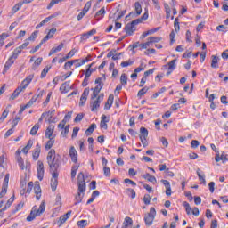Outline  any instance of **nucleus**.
Returning a JSON list of instances; mask_svg holds the SVG:
<instances>
[{
	"mask_svg": "<svg viewBox=\"0 0 228 228\" xmlns=\"http://www.w3.org/2000/svg\"><path fill=\"white\" fill-rule=\"evenodd\" d=\"M162 70H167V76L172 74V61H169L167 64L164 65Z\"/></svg>",
	"mask_w": 228,
	"mask_h": 228,
	"instance_id": "2f4dec72",
	"label": "nucleus"
},
{
	"mask_svg": "<svg viewBox=\"0 0 228 228\" xmlns=\"http://www.w3.org/2000/svg\"><path fill=\"white\" fill-rule=\"evenodd\" d=\"M70 215H72V211H69L67 212L65 215L61 216L59 219V227H61V225H63V224H65L67 222V220H69V218H70Z\"/></svg>",
	"mask_w": 228,
	"mask_h": 228,
	"instance_id": "dca6fc26",
	"label": "nucleus"
},
{
	"mask_svg": "<svg viewBox=\"0 0 228 228\" xmlns=\"http://www.w3.org/2000/svg\"><path fill=\"white\" fill-rule=\"evenodd\" d=\"M44 211H45V201H42L39 208L37 206L33 207L30 215L27 217V221L32 222L37 216H40Z\"/></svg>",
	"mask_w": 228,
	"mask_h": 228,
	"instance_id": "39448f33",
	"label": "nucleus"
},
{
	"mask_svg": "<svg viewBox=\"0 0 228 228\" xmlns=\"http://www.w3.org/2000/svg\"><path fill=\"white\" fill-rule=\"evenodd\" d=\"M49 70H51V67L45 66L44 68V69L41 72V79H44V77H45V76H47V73L49 72Z\"/></svg>",
	"mask_w": 228,
	"mask_h": 228,
	"instance_id": "37998d69",
	"label": "nucleus"
},
{
	"mask_svg": "<svg viewBox=\"0 0 228 228\" xmlns=\"http://www.w3.org/2000/svg\"><path fill=\"white\" fill-rule=\"evenodd\" d=\"M95 129H97V125L95 123H93L88 129H86V136H90L92 135V133H94V131H95Z\"/></svg>",
	"mask_w": 228,
	"mask_h": 228,
	"instance_id": "c756f323",
	"label": "nucleus"
},
{
	"mask_svg": "<svg viewBox=\"0 0 228 228\" xmlns=\"http://www.w3.org/2000/svg\"><path fill=\"white\" fill-rule=\"evenodd\" d=\"M92 8V2H87L83 9L85 13H88V11Z\"/></svg>",
	"mask_w": 228,
	"mask_h": 228,
	"instance_id": "5fc2aeb1",
	"label": "nucleus"
},
{
	"mask_svg": "<svg viewBox=\"0 0 228 228\" xmlns=\"http://www.w3.org/2000/svg\"><path fill=\"white\" fill-rule=\"evenodd\" d=\"M69 156L73 163H77V151L74 146H71L69 149Z\"/></svg>",
	"mask_w": 228,
	"mask_h": 228,
	"instance_id": "f3484780",
	"label": "nucleus"
},
{
	"mask_svg": "<svg viewBox=\"0 0 228 228\" xmlns=\"http://www.w3.org/2000/svg\"><path fill=\"white\" fill-rule=\"evenodd\" d=\"M174 28H175V31L176 33H178V31H180V29H181V28L179 27V19H178V18H176V19L175 20Z\"/></svg>",
	"mask_w": 228,
	"mask_h": 228,
	"instance_id": "3c124183",
	"label": "nucleus"
},
{
	"mask_svg": "<svg viewBox=\"0 0 228 228\" xmlns=\"http://www.w3.org/2000/svg\"><path fill=\"white\" fill-rule=\"evenodd\" d=\"M40 151H41V149H40L39 144H37V146L32 153L33 159L35 161H37V159H38V158H40Z\"/></svg>",
	"mask_w": 228,
	"mask_h": 228,
	"instance_id": "cd10ccee",
	"label": "nucleus"
},
{
	"mask_svg": "<svg viewBox=\"0 0 228 228\" xmlns=\"http://www.w3.org/2000/svg\"><path fill=\"white\" fill-rule=\"evenodd\" d=\"M114 99H115V96L113 94L109 95V98H108V100L105 103V107H104L105 110H110L111 109Z\"/></svg>",
	"mask_w": 228,
	"mask_h": 228,
	"instance_id": "a878e982",
	"label": "nucleus"
},
{
	"mask_svg": "<svg viewBox=\"0 0 228 228\" xmlns=\"http://www.w3.org/2000/svg\"><path fill=\"white\" fill-rule=\"evenodd\" d=\"M58 171L52 173V179H51V188L52 191H56V188H58Z\"/></svg>",
	"mask_w": 228,
	"mask_h": 228,
	"instance_id": "9b49d317",
	"label": "nucleus"
},
{
	"mask_svg": "<svg viewBox=\"0 0 228 228\" xmlns=\"http://www.w3.org/2000/svg\"><path fill=\"white\" fill-rule=\"evenodd\" d=\"M53 133H54V126L50 125L45 130V138L54 139V136H53Z\"/></svg>",
	"mask_w": 228,
	"mask_h": 228,
	"instance_id": "412c9836",
	"label": "nucleus"
},
{
	"mask_svg": "<svg viewBox=\"0 0 228 228\" xmlns=\"http://www.w3.org/2000/svg\"><path fill=\"white\" fill-rule=\"evenodd\" d=\"M55 33H56V28H53L52 29H50L47 35L42 39V44H45L47 40H49L50 38H53Z\"/></svg>",
	"mask_w": 228,
	"mask_h": 228,
	"instance_id": "a211bd4d",
	"label": "nucleus"
},
{
	"mask_svg": "<svg viewBox=\"0 0 228 228\" xmlns=\"http://www.w3.org/2000/svg\"><path fill=\"white\" fill-rule=\"evenodd\" d=\"M47 163L52 173L58 172L60 167V155H56V151L54 149L50 150L47 155Z\"/></svg>",
	"mask_w": 228,
	"mask_h": 228,
	"instance_id": "7ed1b4c3",
	"label": "nucleus"
},
{
	"mask_svg": "<svg viewBox=\"0 0 228 228\" xmlns=\"http://www.w3.org/2000/svg\"><path fill=\"white\" fill-rule=\"evenodd\" d=\"M149 136V130L145 127H141L140 128V140H147Z\"/></svg>",
	"mask_w": 228,
	"mask_h": 228,
	"instance_id": "5701e85b",
	"label": "nucleus"
},
{
	"mask_svg": "<svg viewBox=\"0 0 228 228\" xmlns=\"http://www.w3.org/2000/svg\"><path fill=\"white\" fill-rule=\"evenodd\" d=\"M216 30L217 31H222L223 33H226L227 32V27L224 26V25H219L216 27Z\"/></svg>",
	"mask_w": 228,
	"mask_h": 228,
	"instance_id": "0e129e2a",
	"label": "nucleus"
},
{
	"mask_svg": "<svg viewBox=\"0 0 228 228\" xmlns=\"http://www.w3.org/2000/svg\"><path fill=\"white\" fill-rule=\"evenodd\" d=\"M43 44L44 43H42V40H41V42L37 45H36V47L34 49L30 50L31 54H35V53H37V51H38V49H40V47H42Z\"/></svg>",
	"mask_w": 228,
	"mask_h": 228,
	"instance_id": "bf43d9fd",
	"label": "nucleus"
},
{
	"mask_svg": "<svg viewBox=\"0 0 228 228\" xmlns=\"http://www.w3.org/2000/svg\"><path fill=\"white\" fill-rule=\"evenodd\" d=\"M104 15H106V9H104V7H102L101 10H99L95 15H94V19L99 21L101 19L104 18Z\"/></svg>",
	"mask_w": 228,
	"mask_h": 228,
	"instance_id": "aec40b11",
	"label": "nucleus"
},
{
	"mask_svg": "<svg viewBox=\"0 0 228 228\" xmlns=\"http://www.w3.org/2000/svg\"><path fill=\"white\" fill-rule=\"evenodd\" d=\"M61 1L64 0H52L49 4V5L47 6L48 10H51V8H53V6H54V4H58V3H61Z\"/></svg>",
	"mask_w": 228,
	"mask_h": 228,
	"instance_id": "09e8293b",
	"label": "nucleus"
},
{
	"mask_svg": "<svg viewBox=\"0 0 228 228\" xmlns=\"http://www.w3.org/2000/svg\"><path fill=\"white\" fill-rule=\"evenodd\" d=\"M22 4H24V3L20 2L18 4H16L13 7H12V12L14 13H17V12H19V10H20V8H22Z\"/></svg>",
	"mask_w": 228,
	"mask_h": 228,
	"instance_id": "c03bdc74",
	"label": "nucleus"
},
{
	"mask_svg": "<svg viewBox=\"0 0 228 228\" xmlns=\"http://www.w3.org/2000/svg\"><path fill=\"white\" fill-rule=\"evenodd\" d=\"M133 227V219L129 216H126L123 222L122 228Z\"/></svg>",
	"mask_w": 228,
	"mask_h": 228,
	"instance_id": "bb28decb",
	"label": "nucleus"
},
{
	"mask_svg": "<svg viewBox=\"0 0 228 228\" xmlns=\"http://www.w3.org/2000/svg\"><path fill=\"white\" fill-rule=\"evenodd\" d=\"M76 53H77V50H76V48H73L71 51L69 52L66 58L68 60H69V58H72V56H74L76 54Z\"/></svg>",
	"mask_w": 228,
	"mask_h": 228,
	"instance_id": "13d9d810",
	"label": "nucleus"
},
{
	"mask_svg": "<svg viewBox=\"0 0 228 228\" xmlns=\"http://www.w3.org/2000/svg\"><path fill=\"white\" fill-rule=\"evenodd\" d=\"M20 53H22V51L20 50V48L17 47L12 53V56L9 57L11 60L12 61H16L17 58H19V54H20Z\"/></svg>",
	"mask_w": 228,
	"mask_h": 228,
	"instance_id": "c85d7f7f",
	"label": "nucleus"
},
{
	"mask_svg": "<svg viewBox=\"0 0 228 228\" xmlns=\"http://www.w3.org/2000/svg\"><path fill=\"white\" fill-rule=\"evenodd\" d=\"M33 77H35V76L28 75L18 87L24 91L27 86H29V84L33 81Z\"/></svg>",
	"mask_w": 228,
	"mask_h": 228,
	"instance_id": "ddd939ff",
	"label": "nucleus"
},
{
	"mask_svg": "<svg viewBox=\"0 0 228 228\" xmlns=\"http://www.w3.org/2000/svg\"><path fill=\"white\" fill-rule=\"evenodd\" d=\"M20 152H21L20 151H16V159H17L18 164L24 161L22 157H20Z\"/></svg>",
	"mask_w": 228,
	"mask_h": 228,
	"instance_id": "e2e57ef3",
	"label": "nucleus"
},
{
	"mask_svg": "<svg viewBox=\"0 0 228 228\" xmlns=\"http://www.w3.org/2000/svg\"><path fill=\"white\" fill-rule=\"evenodd\" d=\"M92 65L93 64L88 65V69L86 71V79H90V77L92 76L93 70L90 69H92Z\"/></svg>",
	"mask_w": 228,
	"mask_h": 228,
	"instance_id": "8fccbe9b",
	"label": "nucleus"
},
{
	"mask_svg": "<svg viewBox=\"0 0 228 228\" xmlns=\"http://www.w3.org/2000/svg\"><path fill=\"white\" fill-rule=\"evenodd\" d=\"M164 8L166 10L167 19H170V5H168V4H164Z\"/></svg>",
	"mask_w": 228,
	"mask_h": 228,
	"instance_id": "de8ad7c7",
	"label": "nucleus"
},
{
	"mask_svg": "<svg viewBox=\"0 0 228 228\" xmlns=\"http://www.w3.org/2000/svg\"><path fill=\"white\" fill-rule=\"evenodd\" d=\"M38 129H40V125L38 123L35 124L34 126L30 130V134L35 136L37 133H38Z\"/></svg>",
	"mask_w": 228,
	"mask_h": 228,
	"instance_id": "c9c22d12",
	"label": "nucleus"
},
{
	"mask_svg": "<svg viewBox=\"0 0 228 228\" xmlns=\"http://www.w3.org/2000/svg\"><path fill=\"white\" fill-rule=\"evenodd\" d=\"M10 181V174H6L2 185V191L0 192V199H3L8 191V183Z\"/></svg>",
	"mask_w": 228,
	"mask_h": 228,
	"instance_id": "1a4fd4ad",
	"label": "nucleus"
},
{
	"mask_svg": "<svg viewBox=\"0 0 228 228\" xmlns=\"http://www.w3.org/2000/svg\"><path fill=\"white\" fill-rule=\"evenodd\" d=\"M147 19H149V11H146L141 18L133 20L126 26L125 31L126 35L131 37V35L136 31V26H138V24H142L144 20H147Z\"/></svg>",
	"mask_w": 228,
	"mask_h": 228,
	"instance_id": "20e7f679",
	"label": "nucleus"
},
{
	"mask_svg": "<svg viewBox=\"0 0 228 228\" xmlns=\"http://www.w3.org/2000/svg\"><path fill=\"white\" fill-rule=\"evenodd\" d=\"M89 94H90V89L86 88L80 97L79 106H85V102H86V99H88Z\"/></svg>",
	"mask_w": 228,
	"mask_h": 228,
	"instance_id": "4468645a",
	"label": "nucleus"
},
{
	"mask_svg": "<svg viewBox=\"0 0 228 228\" xmlns=\"http://www.w3.org/2000/svg\"><path fill=\"white\" fill-rule=\"evenodd\" d=\"M143 202H144V204H146V206L151 204V195H149V194L144 195Z\"/></svg>",
	"mask_w": 228,
	"mask_h": 228,
	"instance_id": "680f3d73",
	"label": "nucleus"
},
{
	"mask_svg": "<svg viewBox=\"0 0 228 228\" xmlns=\"http://www.w3.org/2000/svg\"><path fill=\"white\" fill-rule=\"evenodd\" d=\"M144 179L150 181V183H156V177L151 175V174L147 173L143 175Z\"/></svg>",
	"mask_w": 228,
	"mask_h": 228,
	"instance_id": "79ce46f5",
	"label": "nucleus"
},
{
	"mask_svg": "<svg viewBox=\"0 0 228 228\" xmlns=\"http://www.w3.org/2000/svg\"><path fill=\"white\" fill-rule=\"evenodd\" d=\"M134 10L136 12V16L142 15V4L139 2L134 3Z\"/></svg>",
	"mask_w": 228,
	"mask_h": 228,
	"instance_id": "f704fd0d",
	"label": "nucleus"
},
{
	"mask_svg": "<svg viewBox=\"0 0 228 228\" xmlns=\"http://www.w3.org/2000/svg\"><path fill=\"white\" fill-rule=\"evenodd\" d=\"M197 175L200 179V183H203V184H206V178H204V175H200V170H197Z\"/></svg>",
	"mask_w": 228,
	"mask_h": 228,
	"instance_id": "49530a36",
	"label": "nucleus"
},
{
	"mask_svg": "<svg viewBox=\"0 0 228 228\" xmlns=\"http://www.w3.org/2000/svg\"><path fill=\"white\" fill-rule=\"evenodd\" d=\"M120 83L123 86H126V85H127V75L126 73H123L121 75Z\"/></svg>",
	"mask_w": 228,
	"mask_h": 228,
	"instance_id": "ea45409f",
	"label": "nucleus"
},
{
	"mask_svg": "<svg viewBox=\"0 0 228 228\" xmlns=\"http://www.w3.org/2000/svg\"><path fill=\"white\" fill-rule=\"evenodd\" d=\"M78 227L84 228L86 225H88V221L86 220H80L77 223Z\"/></svg>",
	"mask_w": 228,
	"mask_h": 228,
	"instance_id": "6e6d98bb",
	"label": "nucleus"
},
{
	"mask_svg": "<svg viewBox=\"0 0 228 228\" xmlns=\"http://www.w3.org/2000/svg\"><path fill=\"white\" fill-rule=\"evenodd\" d=\"M21 92H24L20 89V87H18L12 94L11 99L13 101L14 99H17Z\"/></svg>",
	"mask_w": 228,
	"mask_h": 228,
	"instance_id": "e433bc0d",
	"label": "nucleus"
},
{
	"mask_svg": "<svg viewBox=\"0 0 228 228\" xmlns=\"http://www.w3.org/2000/svg\"><path fill=\"white\" fill-rule=\"evenodd\" d=\"M8 113H10L8 110H4V112L2 113V116L0 117V122L4 121V119L8 117Z\"/></svg>",
	"mask_w": 228,
	"mask_h": 228,
	"instance_id": "864d4df0",
	"label": "nucleus"
},
{
	"mask_svg": "<svg viewBox=\"0 0 228 228\" xmlns=\"http://www.w3.org/2000/svg\"><path fill=\"white\" fill-rule=\"evenodd\" d=\"M4 167H6V153L0 156V179L4 175Z\"/></svg>",
	"mask_w": 228,
	"mask_h": 228,
	"instance_id": "9d476101",
	"label": "nucleus"
},
{
	"mask_svg": "<svg viewBox=\"0 0 228 228\" xmlns=\"http://www.w3.org/2000/svg\"><path fill=\"white\" fill-rule=\"evenodd\" d=\"M53 53H60L63 49V43H61L57 47H53Z\"/></svg>",
	"mask_w": 228,
	"mask_h": 228,
	"instance_id": "338daca9",
	"label": "nucleus"
},
{
	"mask_svg": "<svg viewBox=\"0 0 228 228\" xmlns=\"http://www.w3.org/2000/svg\"><path fill=\"white\" fill-rule=\"evenodd\" d=\"M155 216H156V208H151L150 213H148L144 216V221H145L146 225H152V222H154Z\"/></svg>",
	"mask_w": 228,
	"mask_h": 228,
	"instance_id": "6e6552de",
	"label": "nucleus"
},
{
	"mask_svg": "<svg viewBox=\"0 0 228 228\" xmlns=\"http://www.w3.org/2000/svg\"><path fill=\"white\" fill-rule=\"evenodd\" d=\"M95 84L97 85L95 88L93 89V94L91 96V99H97V95L101 93V90H102V78L98 77L95 79Z\"/></svg>",
	"mask_w": 228,
	"mask_h": 228,
	"instance_id": "0eeeda50",
	"label": "nucleus"
},
{
	"mask_svg": "<svg viewBox=\"0 0 228 228\" xmlns=\"http://www.w3.org/2000/svg\"><path fill=\"white\" fill-rule=\"evenodd\" d=\"M70 118H72V111L68 112L62 120L69 122V120H70Z\"/></svg>",
	"mask_w": 228,
	"mask_h": 228,
	"instance_id": "774afa93",
	"label": "nucleus"
},
{
	"mask_svg": "<svg viewBox=\"0 0 228 228\" xmlns=\"http://www.w3.org/2000/svg\"><path fill=\"white\" fill-rule=\"evenodd\" d=\"M54 145V138H50L49 141L45 145V151H49Z\"/></svg>",
	"mask_w": 228,
	"mask_h": 228,
	"instance_id": "58836bf2",
	"label": "nucleus"
},
{
	"mask_svg": "<svg viewBox=\"0 0 228 228\" xmlns=\"http://www.w3.org/2000/svg\"><path fill=\"white\" fill-rule=\"evenodd\" d=\"M84 117H85L84 113L77 114L74 119V122H81V120H83Z\"/></svg>",
	"mask_w": 228,
	"mask_h": 228,
	"instance_id": "4d7b16f0",
	"label": "nucleus"
},
{
	"mask_svg": "<svg viewBox=\"0 0 228 228\" xmlns=\"http://www.w3.org/2000/svg\"><path fill=\"white\" fill-rule=\"evenodd\" d=\"M77 194L75 197V204H80L83 201V197H85V192L86 191V182H85V175L79 173L77 176Z\"/></svg>",
	"mask_w": 228,
	"mask_h": 228,
	"instance_id": "f03ea898",
	"label": "nucleus"
},
{
	"mask_svg": "<svg viewBox=\"0 0 228 228\" xmlns=\"http://www.w3.org/2000/svg\"><path fill=\"white\" fill-rule=\"evenodd\" d=\"M149 40L151 44H155L156 42L161 41V37H151Z\"/></svg>",
	"mask_w": 228,
	"mask_h": 228,
	"instance_id": "69168bd1",
	"label": "nucleus"
},
{
	"mask_svg": "<svg viewBox=\"0 0 228 228\" xmlns=\"http://www.w3.org/2000/svg\"><path fill=\"white\" fill-rule=\"evenodd\" d=\"M44 95V91H40L38 95H34L29 102L27 103V107L31 108L34 102H37L39 97H42Z\"/></svg>",
	"mask_w": 228,
	"mask_h": 228,
	"instance_id": "6ab92c4d",
	"label": "nucleus"
},
{
	"mask_svg": "<svg viewBox=\"0 0 228 228\" xmlns=\"http://www.w3.org/2000/svg\"><path fill=\"white\" fill-rule=\"evenodd\" d=\"M77 61H80V60L76 59V60H72V61H69L66 62L64 64L65 70H69V69H70V67H72V65H74V63H77Z\"/></svg>",
	"mask_w": 228,
	"mask_h": 228,
	"instance_id": "473e14b6",
	"label": "nucleus"
},
{
	"mask_svg": "<svg viewBox=\"0 0 228 228\" xmlns=\"http://www.w3.org/2000/svg\"><path fill=\"white\" fill-rule=\"evenodd\" d=\"M8 38V34L3 33L0 35V47H3L4 45V40Z\"/></svg>",
	"mask_w": 228,
	"mask_h": 228,
	"instance_id": "a19ab883",
	"label": "nucleus"
},
{
	"mask_svg": "<svg viewBox=\"0 0 228 228\" xmlns=\"http://www.w3.org/2000/svg\"><path fill=\"white\" fill-rule=\"evenodd\" d=\"M96 97H97L96 99L91 98V103H90L91 111H97V110H99L101 106V102L104 101V94H102Z\"/></svg>",
	"mask_w": 228,
	"mask_h": 228,
	"instance_id": "423d86ee",
	"label": "nucleus"
},
{
	"mask_svg": "<svg viewBox=\"0 0 228 228\" xmlns=\"http://www.w3.org/2000/svg\"><path fill=\"white\" fill-rule=\"evenodd\" d=\"M70 90H72V86H70V81L64 82L60 87V91L61 94H67Z\"/></svg>",
	"mask_w": 228,
	"mask_h": 228,
	"instance_id": "2eb2a0df",
	"label": "nucleus"
},
{
	"mask_svg": "<svg viewBox=\"0 0 228 228\" xmlns=\"http://www.w3.org/2000/svg\"><path fill=\"white\" fill-rule=\"evenodd\" d=\"M95 33H97V30H95V28H93L89 32L82 34L81 40H88V38H90V37L95 35Z\"/></svg>",
	"mask_w": 228,
	"mask_h": 228,
	"instance_id": "393cba45",
	"label": "nucleus"
},
{
	"mask_svg": "<svg viewBox=\"0 0 228 228\" xmlns=\"http://www.w3.org/2000/svg\"><path fill=\"white\" fill-rule=\"evenodd\" d=\"M15 63V61H12V59H8L7 61L4 64V69H3V74H6L8 70H10V67Z\"/></svg>",
	"mask_w": 228,
	"mask_h": 228,
	"instance_id": "b1692460",
	"label": "nucleus"
},
{
	"mask_svg": "<svg viewBox=\"0 0 228 228\" xmlns=\"http://www.w3.org/2000/svg\"><path fill=\"white\" fill-rule=\"evenodd\" d=\"M31 190H34L37 200H40L42 197V189L40 188V182H29L28 184L26 180L20 181V195H26V193H31Z\"/></svg>",
	"mask_w": 228,
	"mask_h": 228,
	"instance_id": "f257e3e1",
	"label": "nucleus"
},
{
	"mask_svg": "<svg viewBox=\"0 0 228 228\" xmlns=\"http://www.w3.org/2000/svg\"><path fill=\"white\" fill-rule=\"evenodd\" d=\"M37 179H39V181H42V179H44V162L38 160L37 161Z\"/></svg>",
	"mask_w": 228,
	"mask_h": 228,
	"instance_id": "f8f14e48",
	"label": "nucleus"
},
{
	"mask_svg": "<svg viewBox=\"0 0 228 228\" xmlns=\"http://www.w3.org/2000/svg\"><path fill=\"white\" fill-rule=\"evenodd\" d=\"M211 67L212 69H218V57L216 55L211 56Z\"/></svg>",
	"mask_w": 228,
	"mask_h": 228,
	"instance_id": "7c9ffc66",
	"label": "nucleus"
},
{
	"mask_svg": "<svg viewBox=\"0 0 228 228\" xmlns=\"http://www.w3.org/2000/svg\"><path fill=\"white\" fill-rule=\"evenodd\" d=\"M183 206L185 208L187 215H191L192 209L191 207H190V203H188L187 201H183Z\"/></svg>",
	"mask_w": 228,
	"mask_h": 228,
	"instance_id": "4c0bfd02",
	"label": "nucleus"
},
{
	"mask_svg": "<svg viewBox=\"0 0 228 228\" xmlns=\"http://www.w3.org/2000/svg\"><path fill=\"white\" fill-rule=\"evenodd\" d=\"M199 145H200V142H199V141H197V140H192L191 142V146L192 149H197V147H199Z\"/></svg>",
	"mask_w": 228,
	"mask_h": 228,
	"instance_id": "052dcab7",
	"label": "nucleus"
},
{
	"mask_svg": "<svg viewBox=\"0 0 228 228\" xmlns=\"http://www.w3.org/2000/svg\"><path fill=\"white\" fill-rule=\"evenodd\" d=\"M31 147H33V141L29 140L27 145L22 149V152H24V154H28Z\"/></svg>",
	"mask_w": 228,
	"mask_h": 228,
	"instance_id": "72a5a7b5",
	"label": "nucleus"
},
{
	"mask_svg": "<svg viewBox=\"0 0 228 228\" xmlns=\"http://www.w3.org/2000/svg\"><path fill=\"white\" fill-rule=\"evenodd\" d=\"M162 184H164L166 188V195L170 196L172 195V189L170 188V182L167 180H161Z\"/></svg>",
	"mask_w": 228,
	"mask_h": 228,
	"instance_id": "4be33fe9",
	"label": "nucleus"
},
{
	"mask_svg": "<svg viewBox=\"0 0 228 228\" xmlns=\"http://www.w3.org/2000/svg\"><path fill=\"white\" fill-rule=\"evenodd\" d=\"M147 92H149V87H143L141 90H139L137 96L142 97V95H145V94H147Z\"/></svg>",
	"mask_w": 228,
	"mask_h": 228,
	"instance_id": "a18cd8bd",
	"label": "nucleus"
},
{
	"mask_svg": "<svg viewBox=\"0 0 228 228\" xmlns=\"http://www.w3.org/2000/svg\"><path fill=\"white\" fill-rule=\"evenodd\" d=\"M151 44H152L151 42V39L148 38V41L146 43L141 44L139 45L141 49H147V47H151Z\"/></svg>",
	"mask_w": 228,
	"mask_h": 228,
	"instance_id": "603ef678",
	"label": "nucleus"
}]
</instances>
